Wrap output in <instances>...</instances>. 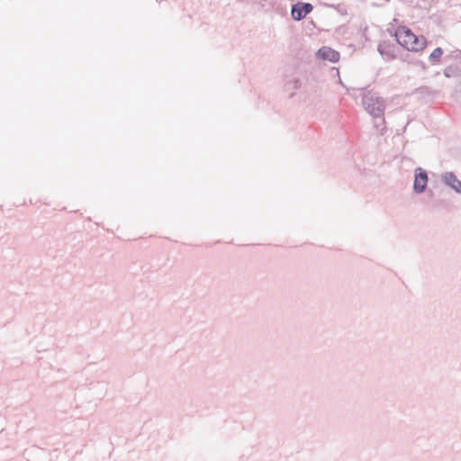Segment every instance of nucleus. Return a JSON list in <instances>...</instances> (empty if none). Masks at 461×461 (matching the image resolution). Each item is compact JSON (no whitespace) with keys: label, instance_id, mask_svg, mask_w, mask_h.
I'll return each instance as SVG.
<instances>
[{"label":"nucleus","instance_id":"obj_7","mask_svg":"<svg viewBox=\"0 0 461 461\" xmlns=\"http://www.w3.org/2000/svg\"><path fill=\"white\" fill-rule=\"evenodd\" d=\"M441 181L452 188L456 193L461 194V180L453 172H445L441 175Z\"/></svg>","mask_w":461,"mask_h":461},{"label":"nucleus","instance_id":"obj_12","mask_svg":"<svg viewBox=\"0 0 461 461\" xmlns=\"http://www.w3.org/2000/svg\"><path fill=\"white\" fill-rule=\"evenodd\" d=\"M461 58V50H455L453 51L449 56H447L445 58V61L448 60V59H460Z\"/></svg>","mask_w":461,"mask_h":461},{"label":"nucleus","instance_id":"obj_11","mask_svg":"<svg viewBox=\"0 0 461 461\" xmlns=\"http://www.w3.org/2000/svg\"><path fill=\"white\" fill-rule=\"evenodd\" d=\"M374 126L376 128L377 131H380L381 134H384L385 131L384 123L381 124V120L377 118H374Z\"/></svg>","mask_w":461,"mask_h":461},{"label":"nucleus","instance_id":"obj_8","mask_svg":"<svg viewBox=\"0 0 461 461\" xmlns=\"http://www.w3.org/2000/svg\"><path fill=\"white\" fill-rule=\"evenodd\" d=\"M443 73L448 78L461 77V68L457 64H451L445 68Z\"/></svg>","mask_w":461,"mask_h":461},{"label":"nucleus","instance_id":"obj_4","mask_svg":"<svg viewBox=\"0 0 461 461\" xmlns=\"http://www.w3.org/2000/svg\"><path fill=\"white\" fill-rule=\"evenodd\" d=\"M313 9L310 3L297 2L292 5L291 15L294 21H301L306 17Z\"/></svg>","mask_w":461,"mask_h":461},{"label":"nucleus","instance_id":"obj_2","mask_svg":"<svg viewBox=\"0 0 461 461\" xmlns=\"http://www.w3.org/2000/svg\"><path fill=\"white\" fill-rule=\"evenodd\" d=\"M428 173L422 167H416L414 169V181H413V191L414 193L420 194L425 192L428 185Z\"/></svg>","mask_w":461,"mask_h":461},{"label":"nucleus","instance_id":"obj_1","mask_svg":"<svg viewBox=\"0 0 461 461\" xmlns=\"http://www.w3.org/2000/svg\"><path fill=\"white\" fill-rule=\"evenodd\" d=\"M362 104L365 110L373 117L381 120V124L385 123L384 114L385 101L378 93L366 91L362 96Z\"/></svg>","mask_w":461,"mask_h":461},{"label":"nucleus","instance_id":"obj_6","mask_svg":"<svg viewBox=\"0 0 461 461\" xmlns=\"http://www.w3.org/2000/svg\"><path fill=\"white\" fill-rule=\"evenodd\" d=\"M316 57L321 60L336 63L339 60V52L328 46H323L316 52Z\"/></svg>","mask_w":461,"mask_h":461},{"label":"nucleus","instance_id":"obj_3","mask_svg":"<svg viewBox=\"0 0 461 461\" xmlns=\"http://www.w3.org/2000/svg\"><path fill=\"white\" fill-rule=\"evenodd\" d=\"M397 44L404 47L407 50L410 48L411 41L415 40V34L406 26H399L394 33Z\"/></svg>","mask_w":461,"mask_h":461},{"label":"nucleus","instance_id":"obj_9","mask_svg":"<svg viewBox=\"0 0 461 461\" xmlns=\"http://www.w3.org/2000/svg\"><path fill=\"white\" fill-rule=\"evenodd\" d=\"M427 45V40L424 36H415V40L411 41L410 48L408 50L410 51H420L423 50Z\"/></svg>","mask_w":461,"mask_h":461},{"label":"nucleus","instance_id":"obj_13","mask_svg":"<svg viewBox=\"0 0 461 461\" xmlns=\"http://www.w3.org/2000/svg\"><path fill=\"white\" fill-rule=\"evenodd\" d=\"M460 85H461V78H460Z\"/></svg>","mask_w":461,"mask_h":461},{"label":"nucleus","instance_id":"obj_10","mask_svg":"<svg viewBox=\"0 0 461 461\" xmlns=\"http://www.w3.org/2000/svg\"><path fill=\"white\" fill-rule=\"evenodd\" d=\"M443 55V50L440 47L436 48L429 55V60L431 64H435L439 62L441 57Z\"/></svg>","mask_w":461,"mask_h":461},{"label":"nucleus","instance_id":"obj_5","mask_svg":"<svg viewBox=\"0 0 461 461\" xmlns=\"http://www.w3.org/2000/svg\"><path fill=\"white\" fill-rule=\"evenodd\" d=\"M396 44L389 41H384L377 47L378 52L385 60H393L396 59L395 49Z\"/></svg>","mask_w":461,"mask_h":461}]
</instances>
